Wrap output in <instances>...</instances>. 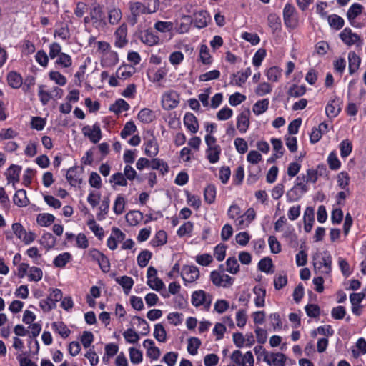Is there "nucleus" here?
<instances>
[{
    "label": "nucleus",
    "instance_id": "obj_1",
    "mask_svg": "<svg viewBox=\"0 0 366 366\" xmlns=\"http://www.w3.org/2000/svg\"><path fill=\"white\" fill-rule=\"evenodd\" d=\"M129 8L131 12L130 22L134 25L141 15L156 12L159 9V1L158 0H147L146 3L131 1L129 3Z\"/></svg>",
    "mask_w": 366,
    "mask_h": 366
},
{
    "label": "nucleus",
    "instance_id": "obj_2",
    "mask_svg": "<svg viewBox=\"0 0 366 366\" xmlns=\"http://www.w3.org/2000/svg\"><path fill=\"white\" fill-rule=\"evenodd\" d=\"M332 257L327 251L313 255V266L316 273L329 274L331 272Z\"/></svg>",
    "mask_w": 366,
    "mask_h": 366
},
{
    "label": "nucleus",
    "instance_id": "obj_3",
    "mask_svg": "<svg viewBox=\"0 0 366 366\" xmlns=\"http://www.w3.org/2000/svg\"><path fill=\"white\" fill-rule=\"evenodd\" d=\"M282 16L285 26L290 29H295L302 23L299 12L295 6L290 3H287L285 5Z\"/></svg>",
    "mask_w": 366,
    "mask_h": 366
},
{
    "label": "nucleus",
    "instance_id": "obj_4",
    "mask_svg": "<svg viewBox=\"0 0 366 366\" xmlns=\"http://www.w3.org/2000/svg\"><path fill=\"white\" fill-rule=\"evenodd\" d=\"M212 300V295L203 290L194 291L191 295L192 305L205 311L210 310Z\"/></svg>",
    "mask_w": 366,
    "mask_h": 366
},
{
    "label": "nucleus",
    "instance_id": "obj_5",
    "mask_svg": "<svg viewBox=\"0 0 366 366\" xmlns=\"http://www.w3.org/2000/svg\"><path fill=\"white\" fill-rule=\"evenodd\" d=\"M89 15L93 26L97 29H103L107 25V21L103 10V6L97 2L92 4L89 9Z\"/></svg>",
    "mask_w": 366,
    "mask_h": 366
},
{
    "label": "nucleus",
    "instance_id": "obj_6",
    "mask_svg": "<svg viewBox=\"0 0 366 366\" xmlns=\"http://www.w3.org/2000/svg\"><path fill=\"white\" fill-rule=\"evenodd\" d=\"M11 229L14 234L26 245L32 243L36 239L35 233L27 232L20 223L12 224Z\"/></svg>",
    "mask_w": 366,
    "mask_h": 366
},
{
    "label": "nucleus",
    "instance_id": "obj_7",
    "mask_svg": "<svg viewBox=\"0 0 366 366\" xmlns=\"http://www.w3.org/2000/svg\"><path fill=\"white\" fill-rule=\"evenodd\" d=\"M200 275L199 269L194 265H184L182 268L181 277L184 281V285L189 287L199 279Z\"/></svg>",
    "mask_w": 366,
    "mask_h": 366
},
{
    "label": "nucleus",
    "instance_id": "obj_8",
    "mask_svg": "<svg viewBox=\"0 0 366 366\" xmlns=\"http://www.w3.org/2000/svg\"><path fill=\"white\" fill-rule=\"evenodd\" d=\"M231 360L237 366H254V359L251 351H247L244 355L239 350H234L232 355Z\"/></svg>",
    "mask_w": 366,
    "mask_h": 366
},
{
    "label": "nucleus",
    "instance_id": "obj_9",
    "mask_svg": "<svg viewBox=\"0 0 366 366\" xmlns=\"http://www.w3.org/2000/svg\"><path fill=\"white\" fill-rule=\"evenodd\" d=\"M209 278L214 285L219 287L227 288L234 283V278L217 270L211 272Z\"/></svg>",
    "mask_w": 366,
    "mask_h": 366
},
{
    "label": "nucleus",
    "instance_id": "obj_10",
    "mask_svg": "<svg viewBox=\"0 0 366 366\" xmlns=\"http://www.w3.org/2000/svg\"><path fill=\"white\" fill-rule=\"evenodd\" d=\"M363 6L359 3L352 4L347 12V18L350 24L356 28H362L365 26V23H360L357 21V17L362 12Z\"/></svg>",
    "mask_w": 366,
    "mask_h": 366
},
{
    "label": "nucleus",
    "instance_id": "obj_11",
    "mask_svg": "<svg viewBox=\"0 0 366 366\" xmlns=\"http://www.w3.org/2000/svg\"><path fill=\"white\" fill-rule=\"evenodd\" d=\"M256 212L253 208H249L244 214H242L239 218H236L234 222V226L237 229H243L249 226L251 222L255 219Z\"/></svg>",
    "mask_w": 366,
    "mask_h": 366
},
{
    "label": "nucleus",
    "instance_id": "obj_12",
    "mask_svg": "<svg viewBox=\"0 0 366 366\" xmlns=\"http://www.w3.org/2000/svg\"><path fill=\"white\" fill-rule=\"evenodd\" d=\"M162 106L166 110H170L177 107L179 104L178 94L173 90L164 92L162 96Z\"/></svg>",
    "mask_w": 366,
    "mask_h": 366
},
{
    "label": "nucleus",
    "instance_id": "obj_13",
    "mask_svg": "<svg viewBox=\"0 0 366 366\" xmlns=\"http://www.w3.org/2000/svg\"><path fill=\"white\" fill-rule=\"evenodd\" d=\"M82 133L94 144L97 143L102 139L101 129L97 123L92 127L89 125L84 126L82 128Z\"/></svg>",
    "mask_w": 366,
    "mask_h": 366
},
{
    "label": "nucleus",
    "instance_id": "obj_14",
    "mask_svg": "<svg viewBox=\"0 0 366 366\" xmlns=\"http://www.w3.org/2000/svg\"><path fill=\"white\" fill-rule=\"evenodd\" d=\"M127 26L126 24H121L114 33V45L118 48L124 47L127 43L128 40L127 39Z\"/></svg>",
    "mask_w": 366,
    "mask_h": 366
},
{
    "label": "nucleus",
    "instance_id": "obj_15",
    "mask_svg": "<svg viewBox=\"0 0 366 366\" xmlns=\"http://www.w3.org/2000/svg\"><path fill=\"white\" fill-rule=\"evenodd\" d=\"M341 111V101L337 97L330 99L325 107V114L330 119L336 117Z\"/></svg>",
    "mask_w": 366,
    "mask_h": 366
},
{
    "label": "nucleus",
    "instance_id": "obj_16",
    "mask_svg": "<svg viewBox=\"0 0 366 366\" xmlns=\"http://www.w3.org/2000/svg\"><path fill=\"white\" fill-rule=\"evenodd\" d=\"M340 38L348 46L361 43L360 36L356 33H353L350 28L344 29L340 34Z\"/></svg>",
    "mask_w": 366,
    "mask_h": 366
},
{
    "label": "nucleus",
    "instance_id": "obj_17",
    "mask_svg": "<svg viewBox=\"0 0 366 366\" xmlns=\"http://www.w3.org/2000/svg\"><path fill=\"white\" fill-rule=\"evenodd\" d=\"M119 62L118 54L112 50L110 51L104 52L101 56V66L104 68H112L115 66Z\"/></svg>",
    "mask_w": 366,
    "mask_h": 366
},
{
    "label": "nucleus",
    "instance_id": "obj_18",
    "mask_svg": "<svg viewBox=\"0 0 366 366\" xmlns=\"http://www.w3.org/2000/svg\"><path fill=\"white\" fill-rule=\"evenodd\" d=\"M250 112L249 109L242 111L237 117V128L240 133H245L250 124Z\"/></svg>",
    "mask_w": 366,
    "mask_h": 366
},
{
    "label": "nucleus",
    "instance_id": "obj_19",
    "mask_svg": "<svg viewBox=\"0 0 366 366\" xmlns=\"http://www.w3.org/2000/svg\"><path fill=\"white\" fill-rule=\"evenodd\" d=\"M287 360L286 356L281 352H269L263 361L270 366H285Z\"/></svg>",
    "mask_w": 366,
    "mask_h": 366
},
{
    "label": "nucleus",
    "instance_id": "obj_20",
    "mask_svg": "<svg viewBox=\"0 0 366 366\" xmlns=\"http://www.w3.org/2000/svg\"><path fill=\"white\" fill-rule=\"evenodd\" d=\"M139 39L144 44L152 46L159 42V38L152 31L147 29L139 33Z\"/></svg>",
    "mask_w": 366,
    "mask_h": 366
},
{
    "label": "nucleus",
    "instance_id": "obj_21",
    "mask_svg": "<svg viewBox=\"0 0 366 366\" xmlns=\"http://www.w3.org/2000/svg\"><path fill=\"white\" fill-rule=\"evenodd\" d=\"M184 124L192 133H197L199 130V123L197 117L192 114L187 112L184 117Z\"/></svg>",
    "mask_w": 366,
    "mask_h": 366
},
{
    "label": "nucleus",
    "instance_id": "obj_22",
    "mask_svg": "<svg viewBox=\"0 0 366 366\" xmlns=\"http://www.w3.org/2000/svg\"><path fill=\"white\" fill-rule=\"evenodd\" d=\"M54 65L59 69L66 70L69 69L72 65L71 56L66 53H63L56 59Z\"/></svg>",
    "mask_w": 366,
    "mask_h": 366
},
{
    "label": "nucleus",
    "instance_id": "obj_23",
    "mask_svg": "<svg viewBox=\"0 0 366 366\" xmlns=\"http://www.w3.org/2000/svg\"><path fill=\"white\" fill-rule=\"evenodd\" d=\"M192 23V19L190 16L184 15L177 21L176 31L179 34H185L189 31Z\"/></svg>",
    "mask_w": 366,
    "mask_h": 366
},
{
    "label": "nucleus",
    "instance_id": "obj_24",
    "mask_svg": "<svg viewBox=\"0 0 366 366\" xmlns=\"http://www.w3.org/2000/svg\"><path fill=\"white\" fill-rule=\"evenodd\" d=\"M21 171V167L12 164L11 165L6 172V177L7 181L10 183H15L19 181V176Z\"/></svg>",
    "mask_w": 366,
    "mask_h": 366
},
{
    "label": "nucleus",
    "instance_id": "obj_25",
    "mask_svg": "<svg viewBox=\"0 0 366 366\" xmlns=\"http://www.w3.org/2000/svg\"><path fill=\"white\" fill-rule=\"evenodd\" d=\"M264 74L269 81L275 83L282 77V69L277 66H273L265 69Z\"/></svg>",
    "mask_w": 366,
    "mask_h": 366
},
{
    "label": "nucleus",
    "instance_id": "obj_26",
    "mask_svg": "<svg viewBox=\"0 0 366 366\" xmlns=\"http://www.w3.org/2000/svg\"><path fill=\"white\" fill-rule=\"evenodd\" d=\"M255 295L254 302L257 307H263L265 305L266 290L259 285L253 288Z\"/></svg>",
    "mask_w": 366,
    "mask_h": 366
},
{
    "label": "nucleus",
    "instance_id": "obj_27",
    "mask_svg": "<svg viewBox=\"0 0 366 366\" xmlns=\"http://www.w3.org/2000/svg\"><path fill=\"white\" fill-rule=\"evenodd\" d=\"M13 202L15 205L19 207H26L29 204V200L26 196V190L23 189L17 190L13 197Z\"/></svg>",
    "mask_w": 366,
    "mask_h": 366
},
{
    "label": "nucleus",
    "instance_id": "obj_28",
    "mask_svg": "<svg viewBox=\"0 0 366 366\" xmlns=\"http://www.w3.org/2000/svg\"><path fill=\"white\" fill-rule=\"evenodd\" d=\"M209 19V14L206 11H199L194 14L192 22H194L195 26L201 29L207 25Z\"/></svg>",
    "mask_w": 366,
    "mask_h": 366
},
{
    "label": "nucleus",
    "instance_id": "obj_29",
    "mask_svg": "<svg viewBox=\"0 0 366 366\" xmlns=\"http://www.w3.org/2000/svg\"><path fill=\"white\" fill-rule=\"evenodd\" d=\"M66 179L73 187H76L81 184L82 179L78 173L77 167H73L68 169L66 173Z\"/></svg>",
    "mask_w": 366,
    "mask_h": 366
},
{
    "label": "nucleus",
    "instance_id": "obj_30",
    "mask_svg": "<svg viewBox=\"0 0 366 366\" xmlns=\"http://www.w3.org/2000/svg\"><path fill=\"white\" fill-rule=\"evenodd\" d=\"M349 72L350 74L355 73L360 65V58L355 51H350L348 54Z\"/></svg>",
    "mask_w": 366,
    "mask_h": 366
},
{
    "label": "nucleus",
    "instance_id": "obj_31",
    "mask_svg": "<svg viewBox=\"0 0 366 366\" xmlns=\"http://www.w3.org/2000/svg\"><path fill=\"white\" fill-rule=\"evenodd\" d=\"M307 192H303L302 189L293 186L286 193V199L288 202L298 201Z\"/></svg>",
    "mask_w": 366,
    "mask_h": 366
},
{
    "label": "nucleus",
    "instance_id": "obj_32",
    "mask_svg": "<svg viewBox=\"0 0 366 366\" xmlns=\"http://www.w3.org/2000/svg\"><path fill=\"white\" fill-rule=\"evenodd\" d=\"M109 204L110 200L109 197H104L98 208V212L97 213V219L99 221H102L106 218L109 212Z\"/></svg>",
    "mask_w": 366,
    "mask_h": 366
},
{
    "label": "nucleus",
    "instance_id": "obj_33",
    "mask_svg": "<svg viewBox=\"0 0 366 366\" xmlns=\"http://www.w3.org/2000/svg\"><path fill=\"white\" fill-rule=\"evenodd\" d=\"M305 231L310 232L312 228L314 219V210L312 207H307L304 212Z\"/></svg>",
    "mask_w": 366,
    "mask_h": 366
},
{
    "label": "nucleus",
    "instance_id": "obj_34",
    "mask_svg": "<svg viewBox=\"0 0 366 366\" xmlns=\"http://www.w3.org/2000/svg\"><path fill=\"white\" fill-rule=\"evenodd\" d=\"M144 153L149 157H155L158 154V145L154 138L147 140L144 143Z\"/></svg>",
    "mask_w": 366,
    "mask_h": 366
},
{
    "label": "nucleus",
    "instance_id": "obj_35",
    "mask_svg": "<svg viewBox=\"0 0 366 366\" xmlns=\"http://www.w3.org/2000/svg\"><path fill=\"white\" fill-rule=\"evenodd\" d=\"M168 69L166 66L160 67L154 71L152 74H147L148 79L153 83H157L163 80L168 73Z\"/></svg>",
    "mask_w": 366,
    "mask_h": 366
},
{
    "label": "nucleus",
    "instance_id": "obj_36",
    "mask_svg": "<svg viewBox=\"0 0 366 366\" xmlns=\"http://www.w3.org/2000/svg\"><path fill=\"white\" fill-rule=\"evenodd\" d=\"M72 259L69 252H63L57 255L53 260V264L56 267L63 268Z\"/></svg>",
    "mask_w": 366,
    "mask_h": 366
},
{
    "label": "nucleus",
    "instance_id": "obj_37",
    "mask_svg": "<svg viewBox=\"0 0 366 366\" xmlns=\"http://www.w3.org/2000/svg\"><path fill=\"white\" fill-rule=\"evenodd\" d=\"M199 59L200 61L205 65H210L212 63V57L207 45L202 44L200 46Z\"/></svg>",
    "mask_w": 366,
    "mask_h": 366
},
{
    "label": "nucleus",
    "instance_id": "obj_38",
    "mask_svg": "<svg viewBox=\"0 0 366 366\" xmlns=\"http://www.w3.org/2000/svg\"><path fill=\"white\" fill-rule=\"evenodd\" d=\"M221 151L222 149L220 146L207 148V158L211 164H215L219 160Z\"/></svg>",
    "mask_w": 366,
    "mask_h": 366
},
{
    "label": "nucleus",
    "instance_id": "obj_39",
    "mask_svg": "<svg viewBox=\"0 0 366 366\" xmlns=\"http://www.w3.org/2000/svg\"><path fill=\"white\" fill-rule=\"evenodd\" d=\"M52 330L60 335L63 338H66L71 333V330L63 322H54L51 324Z\"/></svg>",
    "mask_w": 366,
    "mask_h": 366
},
{
    "label": "nucleus",
    "instance_id": "obj_40",
    "mask_svg": "<svg viewBox=\"0 0 366 366\" xmlns=\"http://www.w3.org/2000/svg\"><path fill=\"white\" fill-rule=\"evenodd\" d=\"M269 101L268 99H263L258 100L252 107V112L257 116L261 115L264 113L269 107Z\"/></svg>",
    "mask_w": 366,
    "mask_h": 366
},
{
    "label": "nucleus",
    "instance_id": "obj_41",
    "mask_svg": "<svg viewBox=\"0 0 366 366\" xmlns=\"http://www.w3.org/2000/svg\"><path fill=\"white\" fill-rule=\"evenodd\" d=\"M116 282L123 287L125 294H128L134 285L133 279L129 276L117 277Z\"/></svg>",
    "mask_w": 366,
    "mask_h": 366
},
{
    "label": "nucleus",
    "instance_id": "obj_42",
    "mask_svg": "<svg viewBox=\"0 0 366 366\" xmlns=\"http://www.w3.org/2000/svg\"><path fill=\"white\" fill-rule=\"evenodd\" d=\"M167 233L163 230H159L157 232L155 236L152 238L150 243L152 247H157L165 244L167 243Z\"/></svg>",
    "mask_w": 366,
    "mask_h": 366
},
{
    "label": "nucleus",
    "instance_id": "obj_43",
    "mask_svg": "<svg viewBox=\"0 0 366 366\" xmlns=\"http://www.w3.org/2000/svg\"><path fill=\"white\" fill-rule=\"evenodd\" d=\"M122 14L119 8H112L108 11V19L107 20L111 25L117 24L122 19Z\"/></svg>",
    "mask_w": 366,
    "mask_h": 366
},
{
    "label": "nucleus",
    "instance_id": "obj_44",
    "mask_svg": "<svg viewBox=\"0 0 366 366\" xmlns=\"http://www.w3.org/2000/svg\"><path fill=\"white\" fill-rule=\"evenodd\" d=\"M54 220V216L49 213L39 214L36 217L37 224L41 227H49Z\"/></svg>",
    "mask_w": 366,
    "mask_h": 366
},
{
    "label": "nucleus",
    "instance_id": "obj_45",
    "mask_svg": "<svg viewBox=\"0 0 366 366\" xmlns=\"http://www.w3.org/2000/svg\"><path fill=\"white\" fill-rule=\"evenodd\" d=\"M150 168L159 170L163 175L169 172L168 164L164 160L158 158L151 160Z\"/></svg>",
    "mask_w": 366,
    "mask_h": 366
},
{
    "label": "nucleus",
    "instance_id": "obj_46",
    "mask_svg": "<svg viewBox=\"0 0 366 366\" xmlns=\"http://www.w3.org/2000/svg\"><path fill=\"white\" fill-rule=\"evenodd\" d=\"M129 104L123 99H117L115 103L110 107V110L115 114H120L129 109Z\"/></svg>",
    "mask_w": 366,
    "mask_h": 366
},
{
    "label": "nucleus",
    "instance_id": "obj_47",
    "mask_svg": "<svg viewBox=\"0 0 366 366\" xmlns=\"http://www.w3.org/2000/svg\"><path fill=\"white\" fill-rule=\"evenodd\" d=\"M134 73V69L132 66H119L116 71V76L120 79H127Z\"/></svg>",
    "mask_w": 366,
    "mask_h": 366
},
{
    "label": "nucleus",
    "instance_id": "obj_48",
    "mask_svg": "<svg viewBox=\"0 0 366 366\" xmlns=\"http://www.w3.org/2000/svg\"><path fill=\"white\" fill-rule=\"evenodd\" d=\"M8 84L14 89L19 88L22 84L21 76L14 71H11L7 76Z\"/></svg>",
    "mask_w": 366,
    "mask_h": 366
},
{
    "label": "nucleus",
    "instance_id": "obj_49",
    "mask_svg": "<svg viewBox=\"0 0 366 366\" xmlns=\"http://www.w3.org/2000/svg\"><path fill=\"white\" fill-rule=\"evenodd\" d=\"M268 26L273 31H276L281 29L280 17L275 13H271L267 16Z\"/></svg>",
    "mask_w": 366,
    "mask_h": 366
},
{
    "label": "nucleus",
    "instance_id": "obj_50",
    "mask_svg": "<svg viewBox=\"0 0 366 366\" xmlns=\"http://www.w3.org/2000/svg\"><path fill=\"white\" fill-rule=\"evenodd\" d=\"M154 337L158 342H165L167 341V332L162 324L158 323L154 325Z\"/></svg>",
    "mask_w": 366,
    "mask_h": 366
},
{
    "label": "nucleus",
    "instance_id": "obj_51",
    "mask_svg": "<svg viewBox=\"0 0 366 366\" xmlns=\"http://www.w3.org/2000/svg\"><path fill=\"white\" fill-rule=\"evenodd\" d=\"M125 204H126V200H125L124 197L122 195L119 194L117 197V198L114 202V205H113L114 212L117 215L122 214L124 212Z\"/></svg>",
    "mask_w": 366,
    "mask_h": 366
},
{
    "label": "nucleus",
    "instance_id": "obj_52",
    "mask_svg": "<svg viewBox=\"0 0 366 366\" xmlns=\"http://www.w3.org/2000/svg\"><path fill=\"white\" fill-rule=\"evenodd\" d=\"M138 119L143 123H149L154 119V114L150 109L144 108L138 113Z\"/></svg>",
    "mask_w": 366,
    "mask_h": 366
},
{
    "label": "nucleus",
    "instance_id": "obj_53",
    "mask_svg": "<svg viewBox=\"0 0 366 366\" xmlns=\"http://www.w3.org/2000/svg\"><path fill=\"white\" fill-rule=\"evenodd\" d=\"M327 19L330 26L336 30L340 29L344 26V19L337 14H331L328 16Z\"/></svg>",
    "mask_w": 366,
    "mask_h": 366
},
{
    "label": "nucleus",
    "instance_id": "obj_54",
    "mask_svg": "<svg viewBox=\"0 0 366 366\" xmlns=\"http://www.w3.org/2000/svg\"><path fill=\"white\" fill-rule=\"evenodd\" d=\"M204 198L208 204H212L216 198V188L213 184H209L204 191Z\"/></svg>",
    "mask_w": 366,
    "mask_h": 366
},
{
    "label": "nucleus",
    "instance_id": "obj_55",
    "mask_svg": "<svg viewBox=\"0 0 366 366\" xmlns=\"http://www.w3.org/2000/svg\"><path fill=\"white\" fill-rule=\"evenodd\" d=\"M154 28L160 33H167L172 31L174 25L171 21H158L154 24Z\"/></svg>",
    "mask_w": 366,
    "mask_h": 366
},
{
    "label": "nucleus",
    "instance_id": "obj_56",
    "mask_svg": "<svg viewBox=\"0 0 366 366\" xmlns=\"http://www.w3.org/2000/svg\"><path fill=\"white\" fill-rule=\"evenodd\" d=\"M327 163L329 167L332 170H337L340 168L341 162L337 157V152L335 151L331 152L327 157Z\"/></svg>",
    "mask_w": 366,
    "mask_h": 366
},
{
    "label": "nucleus",
    "instance_id": "obj_57",
    "mask_svg": "<svg viewBox=\"0 0 366 366\" xmlns=\"http://www.w3.org/2000/svg\"><path fill=\"white\" fill-rule=\"evenodd\" d=\"M43 272L36 267H30L28 274V280L31 282H39L42 279Z\"/></svg>",
    "mask_w": 366,
    "mask_h": 366
},
{
    "label": "nucleus",
    "instance_id": "obj_58",
    "mask_svg": "<svg viewBox=\"0 0 366 366\" xmlns=\"http://www.w3.org/2000/svg\"><path fill=\"white\" fill-rule=\"evenodd\" d=\"M49 79L59 86H64L66 82V78L58 71H51L49 73Z\"/></svg>",
    "mask_w": 366,
    "mask_h": 366
},
{
    "label": "nucleus",
    "instance_id": "obj_59",
    "mask_svg": "<svg viewBox=\"0 0 366 366\" xmlns=\"http://www.w3.org/2000/svg\"><path fill=\"white\" fill-rule=\"evenodd\" d=\"M201 345V341L197 337H191L188 340L187 351L192 355L197 354L198 348Z\"/></svg>",
    "mask_w": 366,
    "mask_h": 366
},
{
    "label": "nucleus",
    "instance_id": "obj_60",
    "mask_svg": "<svg viewBox=\"0 0 366 366\" xmlns=\"http://www.w3.org/2000/svg\"><path fill=\"white\" fill-rule=\"evenodd\" d=\"M137 130V127L132 121L127 122L122 130L121 131L120 136L122 139H126L127 137L134 134Z\"/></svg>",
    "mask_w": 366,
    "mask_h": 366
},
{
    "label": "nucleus",
    "instance_id": "obj_61",
    "mask_svg": "<svg viewBox=\"0 0 366 366\" xmlns=\"http://www.w3.org/2000/svg\"><path fill=\"white\" fill-rule=\"evenodd\" d=\"M227 272L230 274H235L239 270V264L237 259L234 257H229L226 261Z\"/></svg>",
    "mask_w": 366,
    "mask_h": 366
},
{
    "label": "nucleus",
    "instance_id": "obj_62",
    "mask_svg": "<svg viewBox=\"0 0 366 366\" xmlns=\"http://www.w3.org/2000/svg\"><path fill=\"white\" fill-rule=\"evenodd\" d=\"M129 359L132 363L134 365L139 364L142 362L143 356L142 352L134 347H130L129 349Z\"/></svg>",
    "mask_w": 366,
    "mask_h": 366
},
{
    "label": "nucleus",
    "instance_id": "obj_63",
    "mask_svg": "<svg viewBox=\"0 0 366 366\" xmlns=\"http://www.w3.org/2000/svg\"><path fill=\"white\" fill-rule=\"evenodd\" d=\"M89 229L94 234L96 237L101 239L104 236V230L94 219H91L87 222Z\"/></svg>",
    "mask_w": 366,
    "mask_h": 366
},
{
    "label": "nucleus",
    "instance_id": "obj_64",
    "mask_svg": "<svg viewBox=\"0 0 366 366\" xmlns=\"http://www.w3.org/2000/svg\"><path fill=\"white\" fill-rule=\"evenodd\" d=\"M339 147L340 150V155L342 158L348 157L352 149V143L348 139L342 141L339 145Z\"/></svg>",
    "mask_w": 366,
    "mask_h": 366
}]
</instances>
